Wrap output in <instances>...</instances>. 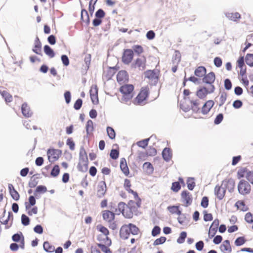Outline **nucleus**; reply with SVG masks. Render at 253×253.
<instances>
[{
	"label": "nucleus",
	"mask_w": 253,
	"mask_h": 253,
	"mask_svg": "<svg viewBox=\"0 0 253 253\" xmlns=\"http://www.w3.org/2000/svg\"><path fill=\"white\" fill-rule=\"evenodd\" d=\"M146 151H140L138 153V159L140 161H144L148 157Z\"/></svg>",
	"instance_id": "13d9d810"
},
{
	"label": "nucleus",
	"mask_w": 253,
	"mask_h": 253,
	"mask_svg": "<svg viewBox=\"0 0 253 253\" xmlns=\"http://www.w3.org/2000/svg\"><path fill=\"white\" fill-rule=\"evenodd\" d=\"M107 135L111 139H114L116 137V132L114 128L111 126H107L106 128Z\"/></svg>",
	"instance_id": "58836bf2"
},
{
	"label": "nucleus",
	"mask_w": 253,
	"mask_h": 253,
	"mask_svg": "<svg viewBox=\"0 0 253 253\" xmlns=\"http://www.w3.org/2000/svg\"><path fill=\"white\" fill-rule=\"evenodd\" d=\"M148 96V90L147 88L142 89L135 99L134 103L140 105L145 100Z\"/></svg>",
	"instance_id": "0eeeda50"
},
{
	"label": "nucleus",
	"mask_w": 253,
	"mask_h": 253,
	"mask_svg": "<svg viewBox=\"0 0 253 253\" xmlns=\"http://www.w3.org/2000/svg\"><path fill=\"white\" fill-rule=\"evenodd\" d=\"M220 249L223 253H230L232 251V249L230 245H225L221 244L220 246Z\"/></svg>",
	"instance_id": "a18cd8bd"
},
{
	"label": "nucleus",
	"mask_w": 253,
	"mask_h": 253,
	"mask_svg": "<svg viewBox=\"0 0 253 253\" xmlns=\"http://www.w3.org/2000/svg\"><path fill=\"white\" fill-rule=\"evenodd\" d=\"M115 215V213H114L113 211L107 210L104 211L102 214V217L104 220L109 222H111L114 219Z\"/></svg>",
	"instance_id": "aec40b11"
},
{
	"label": "nucleus",
	"mask_w": 253,
	"mask_h": 253,
	"mask_svg": "<svg viewBox=\"0 0 253 253\" xmlns=\"http://www.w3.org/2000/svg\"><path fill=\"white\" fill-rule=\"evenodd\" d=\"M214 90V85H211L209 88L205 86L200 87L196 92V95L200 99H204L208 94L213 93Z\"/></svg>",
	"instance_id": "f03ea898"
},
{
	"label": "nucleus",
	"mask_w": 253,
	"mask_h": 253,
	"mask_svg": "<svg viewBox=\"0 0 253 253\" xmlns=\"http://www.w3.org/2000/svg\"><path fill=\"white\" fill-rule=\"evenodd\" d=\"M224 86L225 88L227 90H230L232 88V84L230 79H226L224 80Z\"/></svg>",
	"instance_id": "052dcab7"
},
{
	"label": "nucleus",
	"mask_w": 253,
	"mask_h": 253,
	"mask_svg": "<svg viewBox=\"0 0 253 253\" xmlns=\"http://www.w3.org/2000/svg\"><path fill=\"white\" fill-rule=\"evenodd\" d=\"M145 76L146 78L153 81L154 85L158 83L159 77L155 70H147L145 72Z\"/></svg>",
	"instance_id": "4468645a"
},
{
	"label": "nucleus",
	"mask_w": 253,
	"mask_h": 253,
	"mask_svg": "<svg viewBox=\"0 0 253 253\" xmlns=\"http://www.w3.org/2000/svg\"><path fill=\"white\" fill-rule=\"evenodd\" d=\"M85 129L87 134H89L90 133L92 132L93 130V122L89 120L87 121L86 126H85Z\"/></svg>",
	"instance_id": "4c0bfd02"
},
{
	"label": "nucleus",
	"mask_w": 253,
	"mask_h": 253,
	"mask_svg": "<svg viewBox=\"0 0 253 253\" xmlns=\"http://www.w3.org/2000/svg\"><path fill=\"white\" fill-rule=\"evenodd\" d=\"M60 172V169L58 165H55L52 169L50 175L53 177H56L58 175Z\"/></svg>",
	"instance_id": "c03bdc74"
},
{
	"label": "nucleus",
	"mask_w": 253,
	"mask_h": 253,
	"mask_svg": "<svg viewBox=\"0 0 253 253\" xmlns=\"http://www.w3.org/2000/svg\"><path fill=\"white\" fill-rule=\"evenodd\" d=\"M225 14L227 18L234 22H238V20L241 18V15L238 12H226L225 13Z\"/></svg>",
	"instance_id": "393cba45"
},
{
	"label": "nucleus",
	"mask_w": 253,
	"mask_h": 253,
	"mask_svg": "<svg viewBox=\"0 0 253 253\" xmlns=\"http://www.w3.org/2000/svg\"><path fill=\"white\" fill-rule=\"evenodd\" d=\"M214 104L213 101L210 100L207 101L203 105L202 108V113L204 115H206L209 113L211 108Z\"/></svg>",
	"instance_id": "6ab92c4d"
},
{
	"label": "nucleus",
	"mask_w": 253,
	"mask_h": 253,
	"mask_svg": "<svg viewBox=\"0 0 253 253\" xmlns=\"http://www.w3.org/2000/svg\"><path fill=\"white\" fill-rule=\"evenodd\" d=\"M81 19L86 22L87 24L89 23V17L87 11L85 9H82L81 11Z\"/></svg>",
	"instance_id": "473e14b6"
},
{
	"label": "nucleus",
	"mask_w": 253,
	"mask_h": 253,
	"mask_svg": "<svg viewBox=\"0 0 253 253\" xmlns=\"http://www.w3.org/2000/svg\"><path fill=\"white\" fill-rule=\"evenodd\" d=\"M21 111L23 115L26 118L31 117L33 114V112L30 110L29 106H28L26 102H24L22 104Z\"/></svg>",
	"instance_id": "a211bd4d"
},
{
	"label": "nucleus",
	"mask_w": 253,
	"mask_h": 253,
	"mask_svg": "<svg viewBox=\"0 0 253 253\" xmlns=\"http://www.w3.org/2000/svg\"><path fill=\"white\" fill-rule=\"evenodd\" d=\"M251 185L249 182L245 180H241L238 185L239 193L242 195L249 194L251 191Z\"/></svg>",
	"instance_id": "7ed1b4c3"
},
{
	"label": "nucleus",
	"mask_w": 253,
	"mask_h": 253,
	"mask_svg": "<svg viewBox=\"0 0 253 253\" xmlns=\"http://www.w3.org/2000/svg\"><path fill=\"white\" fill-rule=\"evenodd\" d=\"M161 232V228L159 226L156 225L154 227L152 230L151 234L153 237H155L159 235Z\"/></svg>",
	"instance_id": "69168bd1"
},
{
	"label": "nucleus",
	"mask_w": 253,
	"mask_h": 253,
	"mask_svg": "<svg viewBox=\"0 0 253 253\" xmlns=\"http://www.w3.org/2000/svg\"><path fill=\"white\" fill-rule=\"evenodd\" d=\"M98 247H99L102 252L105 253H112L110 249L106 246L105 245L99 243L97 244Z\"/></svg>",
	"instance_id": "0e129e2a"
},
{
	"label": "nucleus",
	"mask_w": 253,
	"mask_h": 253,
	"mask_svg": "<svg viewBox=\"0 0 253 253\" xmlns=\"http://www.w3.org/2000/svg\"><path fill=\"white\" fill-rule=\"evenodd\" d=\"M187 188L189 190H193L195 186L194 178L193 177H188L187 180Z\"/></svg>",
	"instance_id": "a19ab883"
},
{
	"label": "nucleus",
	"mask_w": 253,
	"mask_h": 253,
	"mask_svg": "<svg viewBox=\"0 0 253 253\" xmlns=\"http://www.w3.org/2000/svg\"><path fill=\"white\" fill-rule=\"evenodd\" d=\"M190 103L191 104V108L194 112H198L200 110V108L198 107L199 105V100H190Z\"/></svg>",
	"instance_id": "37998d69"
},
{
	"label": "nucleus",
	"mask_w": 253,
	"mask_h": 253,
	"mask_svg": "<svg viewBox=\"0 0 253 253\" xmlns=\"http://www.w3.org/2000/svg\"><path fill=\"white\" fill-rule=\"evenodd\" d=\"M153 137L152 135L150 138L143 139L142 140L139 141L137 142V145L139 147L142 148H145L148 144V142L150 138Z\"/></svg>",
	"instance_id": "ea45409f"
},
{
	"label": "nucleus",
	"mask_w": 253,
	"mask_h": 253,
	"mask_svg": "<svg viewBox=\"0 0 253 253\" xmlns=\"http://www.w3.org/2000/svg\"><path fill=\"white\" fill-rule=\"evenodd\" d=\"M208 205H209L208 197H206V196L203 197L201 200V206L204 208H206L208 207Z\"/></svg>",
	"instance_id": "774afa93"
},
{
	"label": "nucleus",
	"mask_w": 253,
	"mask_h": 253,
	"mask_svg": "<svg viewBox=\"0 0 253 253\" xmlns=\"http://www.w3.org/2000/svg\"><path fill=\"white\" fill-rule=\"evenodd\" d=\"M215 79V76L213 72H211L209 74L205 75L202 79L204 83L209 84L211 85H213V83H214Z\"/></svg>",
	"instance_id": "2eb2a0df"
},
{
	"label": "nucleus",
	"mask_w": 253,
	"mask_h": 253,
	"mask_svg": "<svg viewBox=\"0 0 253 253\" xmlns=\"http://www.w3.org/2000/svg\"><path fill=\"white\" fill-rule=\"evenodd\" d=\"M146 67V60L144 57L137 58L131 64L132 69H138L139 71H143Z\"/></svg>",
	"instance_id": "39448f33"
},
{
	"label": "nucleus",
	"mask_w": 253,
	"mask_h": 253,
	"mask_svg": "<svg viewBox=\"0 0 253 253\" xmlns=\"http://www.w3.org/2000/svg\"><path fill=\"white\" fill-rule=\"evenodd\" d=\"M107 191V187L105 181H101L98 183L97 185V196L99 198H102L105 194Z\"/></svg>",
	"instance_id": "9d476101"
},
{
	"label": "nucleus",
	"mask_w": 253,
	"mask_h": 253,
	"mask_svg": "<svg viewBox=\"0 0 253 253\" xmlns=\"http://www.w3.org/2000/svg\"><path fill=\"white\" fill-rule=\"evenodd\" d=\"M143 169L146 170L147 173H148L149 174L152 173L154 171L153 167L152 165L151 164V163L150 162L144 163L143 165Z\"/></svg>",
	"instance_id": "7c9ffc66"
},
{
	"label": "nucleus",
	"mask_w": 253,
	"mask_h": 253,
	"mask_svg": "<svg viewBox=\"0 0 253 253\" xmlns=\"http://www.w3.org/2000/svg\"><path fill=\"white\" fill-rule=\"evenodd\" d=\"M35 175L31 177L29 182L28 185L30 188L35 187L38 183V177H35Z\"/></svg>",
	"instance_id": "79ce46f5"
},
{
	"label": "nucleus",
	"mask_w": 253,
	"mask_h": 253,
	"mask_svg": "<svg viewBox=\"0 0 253 253\" xmlns=\"http://www.w3.org/2000/svg\"><path fill=\"white\" fill-rule=\"evenodd\" d=\"M43 51L45 54L51 58L55 56L54 50L48 45L46 44L43 46Z\"/></svg>",
	"instance_id": "bb28decb"
},
{
	"label": "nucleus",
	"mask_w": 253,
	"mask_h": 253,
	"mask_svg": "<svg viewBox=\"0 0 253 253\" xmlns=\"http://www.w3.org/2000/svg\"><path fill=\"white\" fill-rule=\"evenodd\" d=\"M132 50L133 51L137 54L138 55H140L143 52V48L142 46L140 45H134L132 46Z\"/></svg>",
	"instance_id": "3c124183"
},
{
	"label": "nucleus",
	"mask_w": 253,
	"mask_h": 253,
	"mask_svg": "<svg viewBox=\"0 0 253 253\" xmlns=\"http://www.w3.org/2000/svg\"><path fill=\"white\" fill-rule=\"evenodd\" d=\"M189 218V215L183 213L177 218V220L180 224L185 225L188 222Z\"/></svg>",
	"instance_id": "c85d7f7f"
},
{
	"label": "nucleus",
	"mask_w": 253,
	"mask_h": 253,
	"mask_svg": "<svg viewBox=\"0 0 253 253\" xmlns=\"http://www.w3.org/2000/svg\"><path fill=\"white\" fill-rule=\"evenodd\" d=\"M246 242V240L244 237L241 236L238 237L235 241V245L236 246H241L244 244Z\"/></svg>",
	"instance_id": "49530a36"
},
{
	"label": "nucleus",
	"mask_w": 253,
	"mask_h": 253,
	"mask_svg": "<svg viewBox=\"0 0 253 253\" xmlns=\"http://www.w3.org/2000/svg\"><path fill=\"white\" fill-rule=\"evenodd\" d=\"M206 68L204 66H199L196 68L194 72V74L198 77H202L206 74Z\"/></svg>",
	"instance_id": "a878e982"
},
{
	"label": "nucleus",
	"mask_w": 253,
	"mask_h": 253,
	"mask_svg": "<svg viewBox=\"0 0 253 253\" xmlns=\"http://www.w3.org/2000/svg\"><path fill=\"white\" fill-rule=\"evenodd\" d=\"M127 206L124 202H120L117 206V208H115V210L114 211L116 214L119 215L120 213H122L127 218H131L132 216V213L131 212H129V213L125 214V210Z\"/></svg>",
	"instance_id": "6e6552de"
},
{
	"label": "nucleus",
	"mask_w": 253,
	"mask_h": 253,
	"mask_svg": "<svg viewBox=\"0 0 253 253\" xmlns=\"http://www.w3.org/2000/svg\"><path fill=\"white\" fill-rule=\"evenodd\" d=\"M162 155L163 159L168 162L172 158V153L169 148L166 147L162 151Z\"/></svg>",
	"instance_id": "412c9836"
},
{
	"label": "nucleus",
	"mask_w": 253,
	"mask_h": 253,
	"mask_svg": "<svg viewBox=\"0 0 253 253\" xmlns=\"http://www.w3.org/2000/svg\"><path fill=\"white\" fill-rule=\"evenodd\" d=\"M88 162H86L84 163H80V162H79L77 166L78 169L83 172H86L88 169Z\"/></svg>",
	"instance_id": "f704fd0d"
},
{
	"label": "nucleus",
	"mask_w": 253,
	"mask_h": 253,
	"mask_svg": "<svg viewBox=\"0 0 253 253\" xmlns=\"http://www.w3.org/2000/svg\"><path fill=\"white\" fill-rule=\"evenodd\" d=\"M127 229L126 225H124L120 229V235L123 239L126 240L128 238L130 232Z\"/></svg>",
	"instance_id": "b1692460"
},
{
	"label": "nucleus",
	"mask_w": 253,
	"mask_h": 253,
	"mask_svg": "<svg viewBox=\"0 0 253 253\" xmlns=\"http://www.w3.org/2000/svg\"><path fill=\"white\" fill-rule=\"evenodd\" d=\"M223 119V115L222 113L218 114L214 120L215 125H218L221 123Z\"/></svg>",
	"instance_id": "338daca9"
},
{
	"label": "nucleus",
	"mask_w": 253,
	"mask_h": 253,
	"mask_svg": "<svg viewBox=\"0 0 253 253\" xmlns=\"http://www.w3.org/2000/svg\"><path fill=\"white\" fill-rule=\"evenodd\" d=\"M91 61V55L90 54H87L85 55L84 58V65H83L84 68H83L82 73L83 74H85L89 68Z\"/></svg>",
	"instance_id": "4be33fe9"
},
{
	"label": "nucleus",
	"mask_w": 253,
	"mask_h": 253,
	"mask_svg": "<svg viewBox=\"0 0 253 253\" xmlns=\"http://www.w3.org/2000/svg\"><path fill=\"white\" fill-rule=\"evenodd\" d=\"M22 239H24V237L21 232L14 234L12 236V240L15 242H20Z\"/></svg>",
	"instance_id": "e433bc0d"
},
{
	"label": "nucleus",
	"mask_w": 253,
	"mask_h": 253,
	"mask_svg": "<svg viewBox=\"0 0 253 253\" xmlns=\"http://www.w3.org/2000/svg\"><path fill=\"white\" fill-rule=\"evenodd\" d=\"M126 226L128 227L127 229L129 231L130 233H131L134 235H137L138 234L139 229L134 224L132 223H129L128 225H126Z\"/></svg>",
	"instance_id": "cd10ccee"
},
{
	"label": "nucleus",
	"mask_w": 253,
	"mask_h": 253,
	"mask_svg": "<svg viewBox=\"0 0 253 253\" xmlns=\"http://www.w3.org/2000/svg\"><path fill=\"white\" fill-rule=\"evenodd\" d=\"M119 156V150L115 149H112L111 150L110 153V157L111 159L113 160H116L118 158Z\"/></svg>",
	"instance_id": "8fccbe9b"
},
{
	"label": "nucleus",
	"mask_w": 253,
	"mask_h": 253,
	"mask_svg": "<svg viewBox=\"0 0 253 253\" xmlns=\"http://www.w3.org/2000/svg\"><path fill=\"white\" fill-rule=\"evenodd\" d=\"M246 64L251 67H253V54L248 53L245 56Z\"/></svg>",
	"instance_id": "c9c22d12"
},
{
	"label": "nucleus",
	"mask_w": 253,
	"mask_h": 253,
	"mask_svg": "<svg viewBox=\"0 0 253 253\" xmlns=\"http://www.w3.org/2000/svg\"><path fill=\"white\" fill-rule=\"evenodd\" d=\"M61 150L55 149H49L47 152L48 159L51 162L57 161L61 155Z\"/></svg>",
	"instance_id": "20e7f679"
},
{
	"label": "nucleus",
	"mask_w": 253,
	"mask_h": 253,
	"mask_svg": "<svg viewBox=\"0 0 253 253\" xmlns=\"http://www.w3.org/2000/svg\"><path fill=\"white\" fill-rule=\"evenodd\" d=\"M105 15V13L104 11L102 9H98L95 13V16L96 18H98L99 19H101L102 18H103Z\"/></svg>",
	"instance_id": "6e6d98bb"
},
{
	"label": "nucleus",
	"mask_w": 253,
	"mask_h": 253,
	"mask_svg": "<svg viewBox=\"0 0 253 253\" xmlns=\"http://www.w3.org/2000/svg\"><path fill=\"white\" fill-rule=\"evenodd\" d=\"M83 104V100L81 98H78L74 105V108L75 110H78L81 109Z\"/></svg>",
	"instance_id": "e2e57ef3"
},
{
	"label": "nucleus",
	"mask_w": 253,
	"mask_h": 253,
	"mask_svg": "<svg viewBox=\"0 0 253 253\" xmlns=\"http://www.w3.org/2000/svg\"><path fill=\"white\" fill-rule=\"evenodd\" d=\"M47 191V188L46 186L44 185H39L37 187L35 192L34 195H36V193H44Z\"/></svg>",
	"instance_id": "09e8293b"
},
{
	"label": "nucleus",
	"mask_w": 253,
	"mask_h": 253,
	"mask_svg": "<svg viewBox=\"0 0 253 253\" xmlns=\"http://www.w3.org/2000/svg\"><path fill=\"white\" fill-rule=\"evenodd\" d=\"M97 229L106 236L109 234L108 229L101 225H97Z\"/></svg>",
	"instance_id": "5fc2aeb1"
},
{
	"label": "nucleus",
	"mask_w": 253,
	"mask_h": 253,
	"mask_svg": "<svg viewBox=\"0 0 253 253\" xmlns=\"http://www.w3.org/2000/svg\"><path fill=\"white\" fill-rule=\"evenodd\" d=\"M43 250L47 253H52L54 250V247L51 245L48 241H45L43 244Z\"/></svg>",
	"instance_id": "c756f323"
},
{
	"label": "nucleus",
	"mask_w": 253,
	"mask_h": 253,
	"mask_svg": "<svg viewBox=\"0 0 253 253\" xmlns=\"http://www.w3.org/2000/svg\"><path fill=\"white\" fill-rule=\"evenodd\" d=\"M167 240V238L165 237H161L157 239L154 242L153 245L154 246H157L159 245H161L164 244Z\"/></svg>",
	"instance_id": "bf43d9fd"
},
{
	"label": "nucleus",
	"mask_w": 253,
	"mask_h": 253,
	"mask_svg": "<svg viewBox=\"0 0 253 253\" xmlns=\"http://www.w3.org/2000/svg\"><path fill=\"white\" fill-rule=\"evenodd\" d=\"M222 183L225 190L227 189L230 193L233 192L235 187V181L233 179L230 178L227 180H224L222 181Z\"/></svg>",
	"instance_id": "ddd939ff"
},
{
	"label": "nucleus",
	"mask_w": 253,
	"mask_h": 253,
	"mask_svg": "<svg viewBox=\"0 0 253 253\" xmlns=\"http://www.w3.org/2000/svg\"><path fill=\"white\" fill-rule=\"evenodd\" d=\"M134 55L132 49H126L124 50L122 55V62L126 65L129 64L132 61Z\"/></svg>",
	"instance_id": "423d86ee"
},
{
	"label": "nucleus",
	"mask_w": 253,
	"mask_h": 253,
	"mask_svg": "<svg viewBox=\"0 0 253 253\" xmlns=\"http://www.w3.org/2000/svg\"><path fill=\"white\" fill-rule=\"evenodd\" d=\"M219 224V221L218 219H214V221L212 222L211 225V226L210 227L209 233H208L209 237L210 238H212V237H213L215 236V235L217 231V228H218Z\"/></svg>",
	"instance_id": "f8f14e48"
},
{
	"label": "nucleus",
	"mask_w": 253,
	"mask_h": 253,
	"mask_svg": "<svg viewBox=\"0 0 253 253\" xmlns=\"http://www.w3.org/2000/svg\"><path fill=\"white\" fill-rule=\"evenodd\" d=\"M90 95L92 102L94 104H97L99 102L98 97V88L96 85L91 87L90 90Z\"/></svg>",
	"instance_id": "dca6fc26"
},
{
	"label": "nucleus",
	"mask_w": 253,
	"mask_h": 253,
	"mask_svg": "<svg viewBox=\"0 0 253 253\" xmlns=\"http://www.w3.org/2000/svg\"><path fill=\"white\" fill-rule=\"evenodd\" d=\"M146 152L148 156H153L157 154L156 149L155 148L151 146L148 147V149L146 151Z\"/></svg>",
	"instance_id": "680f3d73"
},
{
	"label": "nucleus",
	"mask_w": 253,
	"mask_h": 253,
	"mask_svg": "<svg viewBox=\"0 0 253 253\" xmlns=\"http://www.w3.org/2000/svg\"><path fill=\"white\" fill-rule=\"evenodd\" d=\"M32 51L37 54L42 56L41 45H36L34 44V47L32 49Z\"/></svg>",
	"instance_id": "4d7b16f0"
},
{
	"label": "nucleus",
	"mask_w": 253,
	"mask_h": 253,
	"mask_svg": "<svg viewBox=\"0 0 253 253\" xmlns=\"http://www.w3.org/2000/svg\"><path fill=\"white\" fill-rule=\"evenodd\" d=\"M134 90V86L131 84H126L122 85L120 88V91L123 94L122 101L127 102L133 96L132 91Z\"/></svg>",
	"instance_id": "f257e3e1"
},
{
	"label": "nucleus",
	"mask_w": 253,
	"mask_h": 253,
	"mask_svg": "<svg viewBox=\"0 0 253 253\" xmlns=\"http://www.w3.org/2000/svg\"><path fill=\"white\" fill-rule=\"evenodd\" d=\"M226 193V190L223 186L222 183L220 186L217 185L214 188V194L217 198L219 200H221L224 198Z\"/></svg>",
	"instance_id": "9b49d317"
},
{
	"label": "nucleus",
	"mask_w": 253,
	"mask_h": 253,
	"mask_svg": "<svg viewBox=\"0 0 253 253\" xmlns=\"http://www.w3.org/2000/svg\"><path fill=\"white\" fill-rule=\"evenodd\" d=\"M128 79V76L127 72L125 70L120 71L117 75V80L119 83H124L127 81Z\"/></svg>",
	"instance_id": "f3484780"
},
{
	"label": "nucleus",
	"mask_w": 253,
	"mask_h": 253,
	"mask_svg": "<svg viewBox=\"0 0 253 253\" xmlns=\"http://www.w3.org/2000/svg\"><path fill=\"white\" fill-rule=\"evenodd\" d=\"M181 188V185L179 182H173L172 183L171 189L175 192H177Z\"/></svg>",
	"instance_id": "864d4df0"
},
{
	"label": "nucleus",
	"mask_w": 253,
	"mask_h": 253,
	"mask_svg": "<svg viewBox=\"0 0 253 253\" xmlns=\"http://www.w3.org/2000/svg\"><path fill=\"white\" fill-rule=\"evenodd\" d=\"M120 169L125 175L127 176L129 174V169L127 167L126 160L124 158L121 159Z\"/></svg>",
	"instance_id": "5701e85b"
},
{
	"label": "nucleus",
	"mask_w": 253,
	"mask_h": 253,
	"mask_svg": "<svg viewBox=\"0 0 253 253\" xmlns=\"http://www.w3.org/2000/svg\"><path fill=\"white\" fill-rule=\"evenodd\" d=\"M30 219L29 217L25 215L22 214L21 215V223L24 226H27L30 224Z\"/></svg>",
	"instance_id": "603ef678"
},
{
	"label": "nucleus",
	"mask_w": 253,
	"mask_h": 253,
	"mask_svg": "<svg viewBox=\"0 0 253 253\" xmlns=\"http://www.w3.org/2000/svg\"><path fill=\"white\" fill-rule=\"evenodd\" d=\"M181 60V54L178 50L175 51V54L172 57V61L174 64L178 65Z\"/></svg>",
	"instance_id": "2f4dec72"
},
{
	"label": "nucleus",
	"mask_w": 253,
	"mask_h": 253,
	"mask_svg": "<svg viewBox=\"0 0 253 253\" xmlns=\"http://www.w3.org/2000/svg\"><path fill=\"white\" fill-rule=\"evenodd\" d=\"M187 237V233L185 231H182L180 233L179 237L177 239V242L178 244H182L184 242Z\"/></svg>",
	"instance_id": "de8ad7c7"
},
{
	"label": "nucleus",
	"mask_w": 253,
	"mask_h": 253,
	"mask_svg": "<svg viewBox=\"0 0 253 253\" xmlns=\"http://www.w3.org/2000/svg\"><path fill=\"white\" fill-rule=\"evenodd\" d=\"M181 201L185 204V207H188L191 205L192 203V197L188 191H183L181 193Z\"/></svg>",
	"instance_id": "1a4fd4ad"
},
{
	"label": "nucleus",
	"mask_w": 253,
	"mask_h": 253,
	"mask_svg": "<svg viewBox=\"0 0 253 253\" xmlns=\"http://www.w3.org/2000/svg\"><path fill=\"white\" fill-rule=\"evenodd\" d=\"M0 93L6 102H11L12 101V96L8 92L3 90L0 91Z\"/></svg>",
	"instance_id": "72a5a7b5"
}]
</instances>
